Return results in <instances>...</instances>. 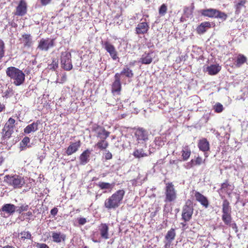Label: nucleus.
Returning <instances> with one entry per match:
<instances>
[{
  "mask_svg": "<svg viewBox=\"0 0 248 248\" xmlns=\"http://www.w3.org/2000/svg\"><path fill=\"white\" fill-rule=\"evenodd\" d=\"M94 242H97L98 241L96 240H93Z\"/></svg>",
  "mask_w": 248,
  "mask_h": 248,
  "instance_id": "64",
  "label": "nucleus"
},
{
  "mask_svg": "<svg viewBox=\"0 0 248 248\" xmlns=\"http://www.w3.org/2000/svg\"><path fill=\"white\" fill-rule=\"evenodd\" d=\"M120 74H121V76L124 75L127 78H132L133 76L132 71L127 67H124Z\"/></svg>",
  "mask_w": 248,
  "mask_h": 248,
  "instance_id": "36",
  "label": "nucleus"
},
{
  "mask_svg": "<svg viewBox=\"0 0 248 248\" xmlns=\"http://www.w3.org/2000/svg\"><path fill=\"white\" fill-rule=\"evenodd\" d=\"M221 70V66L218 64L211 65L207 67V71L210 75H214L217 74Z\"/></svg>",
  "mask_w": 248,
  "mask_h": 248,
  "instance_id": "25",
  "label": "nucleus"
},
{
  "mask_svg": "<svg viewBox=\"0 0 248 248\" xmlns=\"http://www.w3.org/2000/svg\"><path fill=\"white\" fill-rule=\"evenodd\" d=\"M134 136L137 141L138 147L141 146L146 148V142L148 140V132L142 128H139L135 130Z\"/></svg>",
  "mask_w": 248,
  "mask_h": 248,
  "instance_id": "3",
  "label": "nucleus"
},
{
  "mask_svg": "<svg viewBox=\"0 0 248 248\" xmlns=\"http://www.w3.org/2000/svg\"><path fill=\"white\" fill-rule=\"evenodd\" d=\"M214 109L217 113H220L223 110V107L220 103H217L214 106Z\"/></svg>",
  "mask_w": 248,
  "mask_h": 248,
  "instance_id": "40",
  "label": "nucleus"
},
{
  "mask_svg": "<svg viewBox=\"0 0 248 248\" xmlns=\"http://www.w3.org/2000/svg\"><path fill=\"white\" fill-rule=\"evenodd\" d=\"M81 143L80 141L70 143V145L67 148L66 151V154L68 155H70L72 154L76 153L80 147Z\"/></svg>",
  "mask_w": 248,
  "mask_h": 248,
  "instance_id": "18",
  "label": "nucleus"
},
{
  "mask_svg": "<svg viewBox=\"0 0 248 248\" xmlns=\"http://www.w3.org/2000/svg\"><path fill=\"white\" fill-rule=\"evenodd\" d=\"M194 196L196 201L199 202L205 208H207L208 207L209 204V201L205 196L198 191H196L195 192Z\"/></svg>",
  "mask_w": 248,
  "mask_h": 248,
  "instance_id": "16",
  "label": "nucleus"
},
{
  "mask_svg": "<svg viewBox=\"0 0 248 248\" xmlns=\"http://www.w3.org/2000/svg\"><path fill=\"white\" fill-rule=\"evenodd\" d=\"M175 235L176 234L174 229H171L167 232L165 236V238L169 242H170L174 239Z\"/></svg>",
  "mask_w": 248,
  "mask_h": 248,
  "instance_id": "32",
  "label": "nucleus"
},
{
  "mask_svg": "<svg viewBox=\"0 0 248 248\" xmlns=\"http://www.w3.org/2000/svg\"><path fill=\"white\" fill-rule=\"evenodd\" d=\"M157 144H158L159 146L161 145V144H160V143H159V141H158Z\"/></svg>",
  "mask_w": 248,
  "mask_h": 248,
  "instance_id": "62",
  "label": "nucleus"
},
{
  "mask_svg": "<svg viewBox=\"0 0 248 248\" xmlns=\"http://www.w3.org/2000/svg\"><path fill=\"white\" fill-rule=\"evenodd\" d=\"M184 17H182L181 18V22H184Z\"/></svg>",
  "mask_w": 248,
  "mask_h": 248,
  "instance_id": "60",
  "label": "nucleus"
},
{
  "mask_svg": "<svg viewBox=\"0 0 248 248\" xmlns=\"http://www.w3.org/2000/svg\"><path fill=\"white\" fill-rule=\"evenodd\" d=\"M98 228L101 237L104 239H108L109 238L108 226L106 223H102Z\"/></svg>",
  "mask_w": 248,
  "mask_h": 248,
  "instance_id": "19",
  "label": "nucleus"
},
{
  "mask_svg": "<svg viewBox=\"0 0 248 248\" xmlns=\"http://www.w3.org/2000/svg\"><path fill=\"white\" fill-rule=\"evenodd\" d=\"M4 181L14 188H20L25 184L24 178L17 175H7L4 177Z\"/></svg>",
  "mask_w": 248,
  "mask_h": 248,
  "instance_id": "4",
  "label": "nucleus"
},
{
  "mask_svg": "<svg viewBox=\"0 0 248 248\" xmlns=\"http://www.w3.org/2000/svg\"><path fill=\"white\" fill-rule=\"evenodd\" d=\"M228 186L229 184L227 183H224L221 185V189L225 190Z\"/></svg>",
  "mask_w": 248,
  "mask_h": 248,
  "instance_id": "55",
  "label": "nucleus"
},
{
  "mask_svg": "<svg viewBox=\"0 0 248 248\" xmlns=\"http://www.w3.org/2000/svg\"><path fill=\"white\" fill-rule=\"evenodd\" d=\"M143 147L141 146H138L137 148L135 149L133 155L136 158H140L144 156H148L149 154H150V152H149L148 154L147 152H145V150L143 148Z\"/></svg>",
  "mask_w": 248,
  "mask_h": 248,
  "instance_id": "22",
  "label": "nucleus"
},
{
  "mask_svg": "<svg viewBox=\"0 0 248 248\" xmlns=\"http://www.w3.org/2000/svg\"><path fill=\"white\" fill-rule=\"evenodd\" d=\"M13 94L12 90L11 89L8 88L6 91L3 93V97L5 98H8L11 96Z\"/></svg>",
  "mask_w": 248,
  "mask_h": 248,
  "instance_id": "46",
  "label": "nucleus"
},
{
  "mask_svg": "<svg viewBox=\"0 0 248 248\" xmlns=\"http://www.w3.org/2000/svg\"><path fill=\"white\" fill-rule=\"evenodd\" d=\"M71 58V55L69 52L64 51L61 53V63L62 67L65 70L69 71L73 68Z\"/></svg>",
  "mask_w": 248,
  "mask_h": 248,
  "instance_id": "7",
  "label": "nucleus"
},
{
  "mask_svg": "<svg viewBox=\"0 0 248 248\" xmlns=\"http://www.w3.org/2000/svg\"><path fill=\"white\" fill-rule=\"evenodd\" d=\"M98 148L101 150L106 149L108 146V142L105 140H100L95 145Z\"/></svg>",
  "mask_w": 248,
  "mask_h": 248,
  "instance_id": "33",
  "label": "nucleus"
},
{
  "mask_svg": "<svg viewBox=\"0 0 248 248\" xmlns=\"http://www.w3.org/2000/svg\"><path fill=\"white\" fill-rule=\"evenodd\" d=\"M184 16L186 17H189L192 14L193 11L192 9H190L189 7H185L184 9Z\"/></svg>",
  "mask_w": 248,
  "mask_h": 248,
  "instance_id": "44",
  "label": "nucleus"
},
{
  "mask_svg": "<svg viewBox=\"0 0 248 248\" xmlns=\"http://www.w3.org/2000/svg\"><path fill=\"white\" fill-rule=\"evenodd\" d=\"M17 208V207L16 206L13 204L6 203L2 206L0 211L5 212L9 215H11L13 214L16 212V209Z\"/></svg>",
  "mask_w": 248,
  "mask_h": 248,
  "instance_id": "20",
  "label": "nucleus"
},
{
  "mask_svg": "<svg viewBox=\"0 0 248 248\" xmlns=\"http://www.w3.org/2000/svg\"><path fill=\"white\" fill-rule=\"evenodd\" d=\"M30 141V139L28 137H25L24 138L20 143L21 148H22L21 150H23V148L27 146Z\"/></svg>",
  "mask_w": 248,
  "mask_h": 248,
  "instance_id": "42",
  "label": "nucleus"
},
{
  "mask_svg": "<svg viewBox=\"0 0 248 248\" xmlns=\"http://www.w3.org/2000/svg\"><path fill=\"white\" fill-rule=\"evenodd\" d=\"M191 154V151L188 146L183 147L182 151V156L184 161L187 160Z\"/></svg>",
  "mask_w": 248,
  "mask_h": 248,
  "instance_id": "28",
  "label": "nucleus"
},
{
  "mask_svg": "<svg viewBox=\"0 0 248 248\" xmlns=\"http://www.w3.org/2000/svg\"><path fill=\"white\" fill-rule=\"evenodd\" d=\"M114 78L115 80L112 84L111 91L114 94H120L121 90V74L119 73H116Z\"/></svg>",
  "mask_w": 248,
  "mask_h": 248,
  "instance_id": "10",
  "label": "nucleus"
},
{
  "mask_svg": "<svg viewBox=\"0 0 248 248\" xmlns=\"http://www.w3.org/2000/svg\"><path fill=\"white\" fill-rule=\"evenodd\" d=\"M246 3L245 0H240L236 3L235 4V13L236 14H239L242 8L245 6V4Z\"/></svg>",
  "mask_w": 248,
  "mask_h": 248,
  "instance_id": "35",
  "label": "nucleus"
},
{
  "mask_svg": "<svg viewBox=\"0 0 248 248\" xmlns=\"http://www.w3.org/2000/svg\"><path fill=\"white\" fill-rule=\"evenodd\" d=\"M13 131V129H7L6 130H4L3 129V132H4L3 135V138L4 139H6L9 138Z\"/></svg>",
  "mask_w": 248,
  "mask_h": 248,
  "instance_id": "38",
  "label": "nucleus"
},
{
  "mask_svg": "<svg viewBox=\"0 0 248 248\" xmlns=\"http://www.w3.org/2000/svg\"><path fill=\"white\" fill-rule=\"evenodd\" d=\"M155 58V55L153 52H150L148 53L145 52L139 61V62L142 64H150Z\"/></svg>",
  "mask_w": 248,
  "mask_h": 248,
  "instance_id": "14",
  "label": "nucleus"
},
{
  "mask_svg": "<svg viewBox=\"0 0 248 248\" xmlns=\"http://www.w3.org/2000/svg\"><path fill=\"white\" fill-rule=\"evenodd\" d=\"M167 11V6L166 5V4H163L159 9V14L160 16H163L166 14Z\"/></svg>",
  "mask_w": 248,
  "mask_h": 248,
  "instance_id": "41",
  "label": "nucleus"
},
{
  "mask_svg": "<svg viewBox=\"0 0 248 248\" xmlns=\"http://www.w3.org/2000/svg\"><path fill=\"white\" fill-rule=\"evenodd\" d=\"M55 67H56V68L58 67V64L57 63H55V64H53V68L54 69H55Z\"/></svg>",
  "mask_w": 248,
  "mask_h": 248,
  "instance_id": "59",
  "label": "nucleus"
},
{
  "mask_svg": "<svg viewBox=\"0 0 248 248\" xmlns=\"http://www.w3.org/2000/svg\"><path fill=\"white\" fill-rule=\"evenodd\" d=\"M40 123L39 121H37L31 124L28 125L24 129V133L29 134L32 132L37 131L38 130V126Z\"/></svg>",
  "mask_w": 248,
  "mask_h": 248,
  "instance_id": "23",
  "label": "nucleus"
},
{
  "mask_svg": "<svg viewBox=\"0 0 248 248\" xmlns=\"http://www.w3.org/2000/svg\"><path fill=\"white\" fill-rule=\"evenodd\" d=\"M198 147L203 152L207 151L209 149V143L206 139H203L199 141Z\"/></svg>",
  "mask_w": 248,
  "mask_h": 248,
  "instance_id": "26",
  "label": "nucleus"
},
{
  "mask_svg": "<svg viewBox=\"0 0 248 248\" xmlns=\"http://www.w3.org/2000/svg\"><path fill=\"white\" fill-rule=\"evenodd\" d=\"M125 192L123 189L116 191L104 202V206L108 210L116 209L122 203Z\"/></svg>",
  "mask_w": 248,
  "mask_h": 248,
  "instance_id": "2",
  "label": "nucleus"
},
{
  "mask_svg": "<svg viewBox=\"0 0 248 248\" xmlns=\"http://www.w3.org/2000/svg\"><path fill=\"white\" fill-rule=\"evenodd\" d=\"M97 186L101 189H112L114 186L115 183H108L106 182H99L97 184Z\"/></svg>",
  "mask_w": 248,
  "mask_h": 248,
  "instance_id": "29",
  "label": "nucleus"
},
{
  "mask_svg": "<svg viewBox=\"0 0 248 248\" xmlns=\"http://www.w3.org/2000/svg\"><path fill=\"white\" fill-rule=\"evenodd\" d=\"M160 139V138H159V137L155 138V143L156 145H157V142H158V141H159Z\"/></svg>",
  "mask_w": 248,
  "mask_h": 248,
  "instance_id": "58",
  "label": "nucleus"
},
{
  "mask_svg": "<svg viewBox=\"0 0 248 248\" xmlns=\"http://www.w3.org/2000/svg\"><path fill=\"white\" fill-rule=\"evenodd\" d=\"M166 198L165 201L166 202H171L174 201L177 197L176 191L172 183L166 184L165 188Z\"/></svg>",
  "mask_w": 248,
  "mask_h": 248,
  "instance_id": "8",
  "label": "nucleus"
},
{
  "mask_svg": "<svg viewBox=\"0 0 248 248\" xmlns=\"http://www.w3.org/2000/svg\"><path fill=\"white\" fill-rule=\"evenodd\" d=\"M6 74L10 78L11 83L16 86H20L25 81V74L22 70L15 67H8L6 70Z\"/></svg>",
  "mask_w": 248,
  "mask_h": 248,
  "instance_id": "1",
  "label": "nucleus"
},
{
  "mask_svg": "<svg viewBox=\"0 0 248 248\" xmlns=\"http://www.w3.org/2000/svg\"><path fill=\"white\" fill-rule=\"evenodd\" d=\"M51 237L52 241L56 243L64 242L66 239V235L61 232H52Z\"/></svg>",
  "mask_w": 248,
  "mask_h": 248,
  "instance_id": "17",
  "label": "nucleus"
},
{
  "mask_svg": "<svg viewBox=\"0 0 248 248\" xmlns=\"http://www.w3.org/2000/svg\"><path fill=\"white\" fill-rule=\"evenodd\" d=\"M5 108V106L3 104L0 103V112Z\"/></svg>",
  "mask_w": 248,
  "mask_h": 248,
  "instance_id": "56",
  "label": "nucleus"
},
{
  "mask_svg": "<svg viewBox=\"0 0 248 248\" xmlns=\"http://www.w3.org/2000/svg\"><path fill=\"white\" fill-rule=\"evenodd\" d=\"M36 247L37 248H49V247L45 243H37Z\"/></svg>",
  "mask_w": 248,
  "mask_h": 248,
  "instance_id": "49",
  "label": "nucleus"
},
{
  "mask_svg": "<svg viewBox=\"0 0 248 248\" xmlns=\"http://www.w3.org/2000/svg\"><path fill=\"white\" fill-rule=\"evenodd\" d=\"M24 215L27 216H28V217H31V216H32V213L31 212L29 211V212L24 214Z\"/></svg>",
  "mask_w": 248,
  "mask_h": 248,
  "instance_id": "57",
  "label": "nucleus"
},
{
  "mask_svg": "<svg viewBox=\"0 0 248 248\" xmlns=\"http://www.w3.org/2000/svg\"><path fill=\"white\" fill-rule=\"evenodd\" d=\"M55 46V40L49 38H42L38 42L37 48L42 51H47Z\"/></svg>",
  "mask_w": 248,
  "mask_h": 248,
  "instance_id": "9",
  "label": "nucleus"
},
{
  "mask_svg": "<svg viewBox=\"0 0 248 248\" xmlns=\"http://www.w3.org/2000/svg\"><path fill=\"white\" fill-rule=\"evenodd\" d=\"M222 219L226 225H230L232 220L231 213L222 214Z\"/></svg>",
  "mask_w": 248,
  "mask_h": 248,
  "instance_id": "34",
  "label": "nucleus"
},
{
  "mask_svg": "<svg viewBox=\"0 0 248 248\" xmlns=\"http://www.w3.org/2000/svg\"><path fill=\"white\" fill-rule=\"evenodd\" d=\"M92 129L95 133L96 137L100 140H106L110 134L109 132L106 131L104 127L100 126H94Z\"/></svg>",
  "mask_w": 248,
  "mask_h": 248,
  "instance_id": "11",
  "label": "nucleus"
},
{
  "mask_svg": "<svg viewBox=\"0 0 248 248\" xmlns=\"http://www.w3.org/2000/svg\"><path fill=\"white\" fill-rule=\"evenodd\" d=\"M29 209V205L27 204H23L18 208L16 209V211L19 214H21L22 212L27 211Z\"/></svg>",
  "mask_w": 248,
  "mask_h": 248,
  "instance_id": "43",
  "label": "nucleus"
},
{
  "mask_svg": "<svg viewBox=\"0 0 248 248\" xmlns=\"http://www.w3.org/2000/svg\"><path fill=\"white\" fill-rule=\"evenodd\" d=\"M20 40L23 44V46L25 48H30L33 44L32 36L30 34H23L21 38H20Z\"/></svg>",
  "mask_w": 248,
  "mask_h": 248,
  "instance_id": "15",
  "label": "nucleus"
},
{
  "mask_svg": "<svg viewBox=\"0 0 248 248\" xmlns=\"http://www.w3.org/2000/svg\"><path fill=\"white\" fill-rule=\"evenodd\" d=\"M87 222L86 219L84 217H80L78 218V223L81 225H84Z\"/></svg>",
  "mask_w": 248,
  "mask_h": 248,
  "instance_id": "48",
  "label": "nucleus"
},
{
  "mask_svg": "<svg viewBox=\"0 0 248 248\" xmlns=\"http://www.w3.org/2000/svg\"><path fill=\"white\" fill-rule=\"evenodd\" d=\"M27 5L24 0L20 1L18 6L16 7L15 12V15L19 16H23L27 13Z\"/></svg>",
  "mask_w": 248,
  "mask_h": 248,
  "instance_id": "13",
  "label": "nucleus"
},
{
  "mask_svg": "<svg viewBox=\"0 0 248 248\" xmlns=\"http://www.w3.org/2000/svg\"><path fill=\"white\" fill-rule=\"evenodd\" d=\"M91 152L87 149L80 155V163L81 165H85L89 161V156Z\"/></svg>",
  "mask_w": 248,
  "mask_h": 248,
  "instance_id": "24",
  "label": "nucleus"
},
{
  "mask_svg": "<svg viewBox=\"0 0 248 248\" xmlns=\"http://www.w3.org/2000/svg\"><path fill=\"white\" fill-rule=\"evenodd\" d=\"M230 225L235 231V232H238V230L237 227V225H236V223H233L232 224L230 223Z\"/></svg>",
  "mask_w": 248,
  "mask_h": 248,
  "instance_id": "53",
  "label": "nucleus"
},
{
  "mask_svg": "<svg viewBox=\"0 0 248 248\" xmlns=\"http://www.w3.org/2000/svg\"><path fill=\"white\" fill-rule=\"evenodd\" d=\"M105 158L107 160L110 159L112 158V154L109 151H107V152L105 154Z\"/></svg>",
  "mask_w": 248,
  "mask_h": 248,
  "instance_id": "51",
  "label": "nucleus"
},
{
  "mask_svg": "<svg viewBox=\"0 0 248 248\" xmlns=\"http://www.w3.org/2000/svg\"><path fill=\"white\" fill-rule=\"evenodd\" d=\"M20 234L22 240H24L25 239H31V235L28 231H23L20 233Z\"/></svg>",
  "mask_w": 248,
  "mask_h": 248,
  "instance_id": "39",
  "label": "nucleus"
},
{
  "mask_svg": "<svg viewBox=\"0 0 248 248\" xmlns=\"http://www.w3.org/2000/svg\"><path fill=\"white\" fill-rule=\"evenodd\" d=\"M58 211V209L56 207H54L51 210L50 213L52 216H55L57 215Z\"/></svg>",
  "mask_w": 248,
  "mask_h": 248,
  "instance_id": "52",
  "label": "nucleus"
},
{
  "mask_svg": "<svg viewBox=\"0 0 248 248\" xmlns=\"http://www.w3.org/2000/svg\"><path fill=\"white\" fill-rule=\"evenodd\" d=\"M247 60V58L242 54H239L235 61V65L239 67H240L243 64L246 62Z\"/></svg>",
  "mask_w": 248,
  "mask_h": 248,
  "instance_id": "30",
  "label": "nucleus"
},
{
  "mask_svg": "<svg viewBox=\"0 0 248 248\" xmlns=\"http://www.w3.org/2000/svg\"><path fill=\"white\" fill-rule=\"evenodd\" d=\"M181 224H182V225L183 226V227H185V226H186V224L185 223H181Z\"/></svg>",
  "mask_w": 248,
  "mask_h": 248,
  "instance_id": "61",
  "label": "nucleus"
},
{
  "mask_svg": "<svg viewBox=\"0 0 248 248\" xmlns=\"http://www.w3.org/2000/svg\"><path fill=\"white\" fill-rule=\"evenodd\" d=\"M15 123V119L10 118L4 126V130L8 129H13Z\"/></svg>",
  "mask_w": 248,
  "mask_h": 248,
  "instance_id": "37",
  "label": "nucleus"
},
{
  "mask_svg": "<svg viewBox=\"0 0 248 248\" xmlns=\"http://www.w3.org/2000/svg\"><path fill=\"white\" fill-rule=\"evenodd\" d=\"M103 46L113 60L118 59L117 52L113 45L107 41L103 43Z\"/></svg>",
  "mask_w": 248,
  "mask_h": 248,
  "instance_id": "12",
  "label": "nucleus"
},
{
  "mask_svg": "<svg viewBox=\"0 0 248 248\" xmlns=\"http://www.w3.org/2000/svg\"><path fill=\"white\" fill-rule=\"evenodd\" d=\"M211 27V24L209 22H204L202 23L197 28V31L199 33H203Z\"/></svg>",
  "mask_w": 248,
  "mask_h": 248,
  "instance_id": "27",
  "label": "nucleus"
},
{
  "mask_svg": "<svg viewBox=\"0 0 248 248\" xmlns=\"http://www.w3.org/2000/svg\"><path fill=\"white\" fill-rule=\"evenodd\" d=\"M202 162V159L201 157H198L195 160V164L196 165H200Z\"/></svg>",
  "mask_w": 248,
  "mask_h": 248,
  "instance_id": "50",
  "label": "nucleus"
},
{
  "mask_svg": "<svg viewBox=\"0 0 248 248\" xmlns=\"http://www.w3.org/2000/svg\"><path fill=\"white\" fill-rule=\"evenodd\" d=\"M195 160L192 159L190 162L186 164V168L187 169H190L193 167L194 166L196 165L195 164Z\"/></svg>",
  "mask_w": 248,
  "mask_h": 248,
  "instance_id": "47",
  "label": "nucleus"
},
{
  "mask_svg": "<svg viewBox=\"0 0 248 248\" xmlns=\"http://www.w3.org/2000/svg\"><path fill=\"white\" fill-rule=\"evenodd\" d=\"M201 13L202 16L211 18H218L225 20L227 16L226 14L218 10L213 8L201 10Z\"/></svg>",
  "mask_w": 248,
  "mask_h": 248,
  "instance_id": "5",
  "label": "nucleus"
},
{
  "mask_svg": "<svg viewBox=\"0 0 248 248\" xmlns=\"http://www.w3.org/2000/svg\"><path fill=\"white\" fill-rule=\"evenodd\" d=\"M149 27L146 22H141L138 24L136 28V33L138 34L146 33Z\"/></svg>",
  "mask_w": 248,
  "mask_h": 248,
  "instance_id": "21",
  "label": "nucleus"
},
{
  "mask_svg": "<svg viewBox=\"0 0 248 248\" xmlns=\"http://www.w3.org/2000/svg\"><path fill=\"white\" fill-rule=\"evenodd\" d=\"M222 213H231V207L230 206V203L229 201L225 199L223 201L222 203Z\"/></svg>",
  "mask_w": 248,
  "mask_h": 248,
  "instance_id": "31",
  "label": "nucleus"
},
{
  "mask_svg": "<svg viewBox=\"0 0 248 248\" xmlns=\"http://www.w3.org/2000/svg\"><path fill=\"white\" fill-rule=\"evenodd\" d=\"M4 55V44L3 42H0V60Z\"/></svg>",
  "mask_w": 248,
  "mask_h": 248,
  "instance_id": "45",
  "label": "nucleus"
},
{
  "mask_svg": "<svg viewBox=\"0 0 248 248\" xmlns=\"http://www.w3.org/2000/svg\"><path fill=\"white\" fill-rule=\"evenodd\" d=\"M51 0H41V3L42 5H46L49 4Z\"/></svg>",
  "mask_w": 248,
  "mask_h": 248,
  "instance_id": "54",
  "label": "nucleus"
},
{
  "mask_svg": "<svg viewBox=\"0 0 248 248\" xmlns=\"http://www.w3.org/2000/svg\"><path fill=\"white\" fill-rule=\"evenodd\" d=\"M193 207L192 202L190 200L186 202L182 210V218L187 222L190 220L193 213Z\"/></svg>",
  "mask_w": 248,
  "mask_h": 248,
  "instance_id": "6",
  "label": "nucleus"
},
{
  "mask_svg": "<svg viewBox=\"0 0 248 248\" xmlns=\"http://www.w3.org/2000/svg\"><path fill=\"white\" fill-rule=\"evenodd\" d=\"M83 248H88L87 246H84Z\"/></svg>",
  "mask_w": 248,
  "mask_h": 248,
  "instance_id": "63",
  "label": "nucleus"
}]
</instances>
